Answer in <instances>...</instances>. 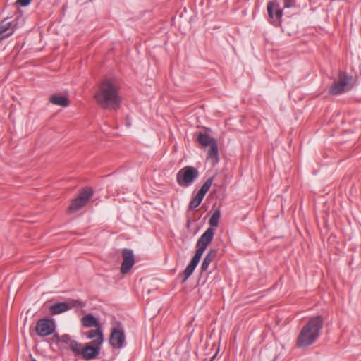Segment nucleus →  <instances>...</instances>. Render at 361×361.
Returning <instances> with one entry per match:
<instances>
[{"label":"nucleus","mask_w":361,"mask_h":361,"mask_svg":"<svg viewBox=\"0 0 361 361\" xmlns=\"http://www.w3.org/2000/svg\"><path fill=\"white\" fill-rule=\"evenodd\" d=\"M109 343L113 348L121 349L125 346L126 336L124 329L121 323L117 327L111 329L109 338Z\"/></svg>","instance_id":"0eeeda50"},{"label":"nucleus","mask_w":361,"mask_h":361,"mask_svg":"<svg viewBox=\"0 0 361 361\" xmlns=\"http://www.w3.org/2000/svg\"><path fill=\"white\" fill-rule=\"evenodd\" d=\"M213 179H214V177H212L210 178H208L204 183V184L202 185L201 188L200 189V190L197 192V194H199L200 195H201L202 197H204L206 193L208 192V190H209L212 184V182H213Z\"/></svg>","instance_id":"412c9836"},{"label":"nucleus","mask_w":361,"mask_h":361,"mask_svg":"<svg viewBox=\"0 0 361 361\" xmlns=\"http://www.w3.org/2000/svg\"><path fill=\"white\" fill-rule=\"evenodd\" d=\"M119 85L111 78L104 80L94 94L97 103L104 109H116L121 103L119 94Z\"/></svg>","instance_id":"f257e3e1"},{"label":"nucleus","mask_w":361,"mask_h":361,"mask_svg":"<svg viewBox=\"0 0 361 361\" xmlns=\"http://www.w3.org/2000/svg\"><path fill=\"white\" fill-rule=\"evenodd\" d=\"M92 343H86L85 345L82 348L80 354L85 360H90L96 358L100 353L101 345H92Z\"/></svg>","instance_id":"f8f14e48"},{"label":"nucleus","mask_w":361,"mask_h":361,"mask_svg":"<svg viewBox=\"0 0 361 361\" xmlns=\"http://www.w3.org/2000/svg\"><path fill=\"white\" fill-rule=\"evenodd\" d=\"M197 140L200 144L204 147H207L212 144L213 140H215L209 135L205 133L200 132L198 133Z\"/></svg>","instance_id":"a211bd4d"},{"label":"nucleus","mask_w":361,"mask_h":361,"mask_svg":"<svg viewBox=\"0 0 361 361\" xmlns=\"http://www.w3.org/2000/svg\"><path fill=\"white\" fill-rule=\"evenodd\" d=\"M208 151V157L214 159L217 162L219 161L218 145L216 140H213L212 144L209 145Z\"/></svg>","instance_id":"6ab92c4d"},{"label":"nucleus","mask_w":361,"mask_h":361,"mask_svg":"<svg viewBox=\"0 0 361 361\" xmlns=\"http://www.w3.org/2000/svg\"><path fill=\"white\" fill-rule=\"evenodd\" d=\"M221 216V212L219 209H216L211 216L209 224L212 227H216L219 224V221Z\"/></svg>","instance_id":"4be33fe9"},{"label":"nucleus","mask_w":361,"mask_h":361,"mask_svg":"<svg viewBox=\"0 0 361 361\" xmlns=\"http://www.w3.org/2000/svg\"><path fill=\"white\" fill-rule=\"evenodd\" d=\"M70 348L75 354L80 355L83 347H82L81 343L73 340L71 341Z\"/></svg>","instance_id":"b1692460"},{"label":"nucleus","mask_w":361,"mask_h":361,"mask_svg":"<svg viewBox=\"0 0 361 361\" xmlns=\"http://www.w3.org/2000/svg\"><path fill=\"white\" fill-rule=\"evenodd\" d=\"M84 307L85 304L78 300H72L69 302H58L49 307V311L51 314L56 315L65 312L74 307Z\"/></svg>","instance_id":"1a4fd4ad"},{"label":"nucleus","mask_w":361,"mask_h":361,"mask_svg":"<svg viewBox=\"0 0 361 361\" xmlns=\"http://www.w3.org/2000/svg\"><path fill=\"white\" fill-rule=\"evenodd\" d=\"M283 6L287 8L295 7L296 0H283Z\"/></svg>","instance_id":"393cba45"},{"label":"nucleus","mask_w":361,"mask_h":361,"mask_svg":"<svg viewBox=\"0 0 361 361\" xmlns=\"http://www.w3.org/2000/svg\"><path fill=\"white\" fill-rule=\"evenodd\" d=\"M32 361H37V360H35V359H33V360H32Z\"/></svg>","instance_id":"cd10ccee"},{"label":"nucleus","mask_w":361,"mask_h":361,"mask_svg":"<svg viewBox=\"0 0 361 361\" xmlns=\"http://www.w3.org/2000/svg\"><path fill=\"white\" fill-rule=\"evenodd\" d=\"M214 234V231L210 227L208 228L198 239L196 244L197 250L195 254L182 274L183 282L186 281L193 273L202 256V254L208 245L212 241Z\"/></svg>","instance_id":"7ed1b4c3"},{"label":"nucleus","mask_w":361,"mask_h":361,"mask_svg":"<svg viewBox=\"0 0 361 361\" xmlns=\"http://www.w3.org/2000/svg\"><path fill=\"white\" fill-rule=\"evenodd\" d=\"M267 13L271 23L277 25L280 23L283 15V10L278 2L269 1L267 4Z\"/></svg>","instance_id":"9d476101"},{"label":"nucleus","mask_w":361,"mask_h":361,"mask_svg":"<svg viewBox=\"0 0 361 361\" xmlns=\"http://www.w3.org/2000/svg\"><path fill=\"white\" fill-rule=\"evenodd\" d=\"M122 255L123 260L121 267V272L122 274H127L135 264L134 253L132 250L123 249Z\"/></svg>","instance_id":"9b49d317"},{"label":"nucleus","mask_w":361,"mask_h":361,"mask_svg":"<svg viewBox=\"0 0 361 361\" xmlns=\"http://www.w3.org/2000/svg\"><path fill=\"white\" fill-rule=\"evenodd\" d=\"M61 341L70 345L71 341H73V339H71V337L68 334H64L61 336Z\"/></svg>","instance_id":"a878e982"},{"label":"nucleus","mask_w":361,"mask_h":361,"mask_svg":"<svg viewBox=\"0 0 361 361\" xmlns=\"http://www.w3.org/2000/svg\"><path fill=\"white\" fill-rule=\"evenodd\" d=\"M14 31L15 24L13 22L6 19L2 20L0 23V41L12 35Z\"/></svg>","instance_id":"ddd939ff"},{"label":"nucleus","mask_w":361,"mask_h":361,"mask_svg":"<svg viewBox=\"0 0 361 361\" xmlns=\"http://www.w3.org/2000/svg\"><path fill=\"white\" fill-rule=\"evenodd\" d=\"M352 87V77L345 73H340L338 79L331 85L329 93L333 95H338L350 91Z\"/></svg>","instance_id":"20e7f679"},{"label":"nucleus","mask_w":361,"mask_h":361,"mask_svg":"<svg viewBox=\"0 0 361 361\" xmlns=\"http://www.w3.org/2000/svg\"><path fill=\"white\" fill-rule=\"evenodd\" d=\"M87 338L92 340L91 343H92L93 345H102L104 342V335L101 326L96 328V329L89 331L87 334Z\"/></svg>","instance_id":"4468645a"},{"label":"nucleus","mask_w":361,"mask_h":361,"mask_svg":"<svg viewBox=\"0 0 361 361\" xmlns=\"http://www.w3.org/2000/svg\"><path fill=\"white\" fill-rule=\"evenodd\" d=\"M217 254L216 250L212 249L210 250L208 253L204 257L203 262L201 264V270L202 271H204L208 269L209 265L214 259Z\"/></svg>","instance_id":"dca6fc26"},{"label":"nucleus","mask_w":361,"mask_h":361,"mask_svg":"<svg viewBox=\"0 0 361 361\" xmlns=\"http://www.w3.org/2000/svg\"><path fill=\"white\" fill-rule=\"evenodd\" d=\"M213 179H214V177H212L210 178H208L204 183V184L202 185L201 188L200 189V190L197 192V194H199L200 195H201L202 197H204L206 193L208 192V190H209L212 184V182H213Z\"/></svg>","instance_id":"aec40b11"},{"label":"nucleus","mask_w":361,"mask_h":361,"mask_svg":"<svg viewBox=\"0 0 361 361\" xmlns=\"http://www.w3.org/2000/svg\"><path fill=\"white\" fill-rule=\"evenodd\" d=\"M199 171L193 167L187 166L181 169L176 175V181L180 187H188L198 178Z\"/></svg>","instance_id":"39448f33"},{"label":"nucleus","mask_w":361,"mask_h":361,"mask_svg":"<svg viewBox=\"0 0 361 361\" xmlns=\"http://www.w3.org/2000/svg\"><path fill=\"white\" fill-rule=\"evenodd\" d=\"M93 195L92 190L90 188L83 189L78 196L73 200L72 203L68 207V211L71 213H74L83 207L92 197Z\"/></svg>","instance_id":"423d86ee"},{"label":"nucleus","mask_w":361,"mask_h":361,"mask_svg":"<svg viewBox=\"0 0 361 361\" xmlns=\"http://www.w3.org/2000/svg\"><path fill=\"white\" fill-rule=\"evenodd\" d=\"M323 323V318L320 315L311 317L302 327L298 334L297 347L306 348L314 343L320 336Z\"/></svg>","instance_id":"f03ea898"},{"label":"nucleus","mask_w":361,"mask_h":361,"mask_svg":"<svg viewBox=\"0 0 361 361\" xmlns=\"http://www.w3.org/2000/svg\"><path fill=\"white\" fill-rule=\"evenodd\" d=\"M56 329L55 322L53 319L43 318L37 321L35 331L40 337H45L51 335Z\"/></svg>","instance_id":"6e6552de"},{"label":"nucleus","mask_w":361,"mask_h":361,"mask_svg":"<svg viewBox=\"0 0 361 361\" xmlns=\"http://www.w3.org/2000/svg\"><path fill=\"white\" fill-rule=\"evenodd\" d=\"M31 0H17V3H18L22 6H27L30 4Z\"/></svg>","instance_id":"bb28decb"},{"label":"nucleus","mask_w":361,"mask_h":361,"mask_svg":"<svg viewBox=\"0 0 361 361\" xmlns=\"http://www.w3.org/2000/svg\"><path fill=\"white\" fill-rule=\"evenodd\" d=\"M80 321L82 325L85 328H97L99 326H101L99 319L94 317L93 314L90 313L83 316L81 318Z\"/></svg>","instance_id":"2eb2a0df"},{"label":"nucleus","mask_w":361,"mask_h":361,"mask_svg":"<svg viewBox=\"0 0 361 361\" xmlns=\"http://www.w3.org/2000/svg\"><path fill=\"white\" fill-rule=\"evenodd\" d=\"M49 101L54 104L61 106H67L69 104V101L67 97L61 95V94H54L52 95Z\"/></svg>","instance_id":"f3484780"},{"label":"nucleus","mask_w":361,"mask_h":361,"mask_svg":"<svg viewBox=\"0 0 361 361\" xmlns=\"http://www.w3.org/2000/svg\"><path fill=\"white\" fill-rule=\"evenodd\" d=\"M203 198V197L197 193L196 195L190 202L189 207L190 209L197 208L202 202Z\"/></svg>","instance_id":"5701e85b"}]
</instances>
